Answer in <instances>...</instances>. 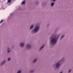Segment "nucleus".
Returning <instances> with one entry per match:
<instances>
[{"instance_id": "f257e3e1", "label": "nucleus", "mask_w": 73, "mask_h": 73, "mask_svg": "<svg viewBox=\"0 0 73 73\" xmlns=\"http://www.w3.org/2000/svg\"><path fill=\"white\" fill-rule=\"evenodd\" d=\"M57 39L56 38H54L52 39L51 40V44H56V42H57Z\"/></svg>"}, {"instance_id": "f03ea898", "label": "nucleus", "mask_w": 73, "mask_h": 73, "mask_svg": "<svg viewBox=\"0 0 73 73\" xmlns=\"http://www.w3.org/2000/svg\"><path fill=\"white\" fill-rule=\"evenodd\" d=\"M39 29V27H37L35 28L34 31V33H36V32H37L38 31V30Z\"/></svg>"}, {"instance_id": "7ed1b4c3", "label": "nucleus", "mask_w": 73, "mask_h": 73, "mask_svg": "<svg viewBox=\"0 0 73 73\" xmlns=\"http://www.w3.org/2000/svg\"><path fill=\"white\" fill-rule=\"evenodd\" d=\"M60 66V63H57L56 65V68H59V66Z\"/></svg>"}, {"instance_id": "20e7f679", "label": "nucleus", "mask_w": 73, "mask_h": 73, "mask_svg": "<svg viewBox=\"0 0 73 73\" xmlns=\"http://www.w3.org/2000/svg\"><path fill=\"white\" fill-rule=\"evenodd\" d=\"M20 45L21 46V47H23V46H24V43H21L20 44Z\"/></svg>"}, {"instance_id": "39448f33", "label": "nucleus", "mask_w": 73, "mask_h": 73, "mask_svg": "<svg viewBox=\"0 0 73 73\" xmlns=\"http://www.w3.org/2000/svg\"><path fill=\"white\" fill-rule=\"evenodd\" d=\"M31 47V45L29 44H28L27 46V48H30Z\"/></svg>"}, {"instance_id": "423d86ee", "label": "nucleus", "mask_w": 73, "mask_h": 73, "mask_svg": "<svg viewBox=\"0 0 73 73\" xmlns=\"http://www.w3.org/2000/svg\"><path fill=\"white\" fill-rule=\"evenodd\" d=\"M25 4V1H23L22 2V3H21V5H23V4Z\"/></svg>"}, {"instance_id": "0eeeda50", "label": "nucleus", "mask_w": 73, "mask_h": 73, "mask_svg": "<svg viewBox=\"0 0 73 73\" xmlns=\"http://www.w3.org/2000/svg\"><path fill=\"white\" fill-rule=\"evenodd\" d=\"M34 26L33 25H31L30 27V29H32L33 28Z\"/></svg>"}, {"instance_id": "6e6552de", "label": "nucleus", "mask_w": 73, "mask_h": 73, "mask_svg": "<svg viewBox=\"0 0 73 73\" xmlns=\"http://www.w3.org/2000/svg\"><path fill=\"white\" fill-rule=\"evenodd\" d=\"M44 45H43L40 48V50H41V49H42L43 48H44Z\"/></svg>"}, {"instance_id": "1a4fd4ad", "label": "nucleus", "mask_w": 73, "mask_h": 73, "mask_svg": "<svg viewBox=\"0 0 73 73\" xmlns=\"http://www.w3.org/2000/svg\"><path fill=\"white\" fill-rule=\"evenodd\" d=\"M36 60H37V59H35V60H33V62H36Z\"/></svg>"}, {"instance_id": "9d476101", "label": "nucleus", "mask_w": 73, "mask_h": 73, "mask_svg": "<svg viewBox=\"0 0 73 73\" xmlns=\"http://www.w3.org/2000/svg\"><path fill=\"white\" fill-rule=\"evenodd\" d=\"M54 3H52V4H51V6L52 7V6H53V5H54Z\"/></svg>"}, {"instance_id": "9b49d317", "label": "nucleus", "mask_w": 73, "mask_h": 73, "mask_svg": "<svg viewBox=\"0 0 73 73\" xmlns=\"http://www.w3.org/2000/svg\"><path fill=\"white\" fill-rule=\"evenodd\" d=\"M5 62V61H4L2 63L1 65H3V64H4Z\"/></svg>"}, {"instance_id": "f8f14e48", "label": "nucleus", "mask_w": 73, "mask_h": 73, "mask_svg": "<svg viewBox=\"0 0 73 73\" xmlns=\"http://www.w3.org/2000/svg\"><path fill=\"white\" fill-rule=\"evenodd\" d=\"M11 0H8V3H11Z\"/></svg>"}, {"instance_id": "ddd939ff", "label": "nucleus", "mask_w": 73, "mask_h": 73, "mask_svg": "<svg viewBox=\"0 0 73 73\" xmlns=\"http://www.w3.org/2000/svg\"><path fill=\"white\" fill-rule=\"evenodd\" d=\"M17 73H21V70H19L17 72Z\"/></svg>"}, {"instance_id": "4468645a", "label": "nucleus", "mask_w": 73, "mask_h": 73, "mask_svg": "<svg viewBox=\"0 0 73 73\" xmlns=\"http://www.w3.org/2000/svg\"><path fill=\"white\" fill-rule=\"evenodd\" d=\"M64 37V35H62V36L60 38V39H62L63 37Z\"/></svg>"}, {"instance_id": "2eb2a0df", "label": "nucleus", "mask_w": 73, "mask_h": 73, "mask_svg": "<svg viewBox=\"0 0 73 73\" xmlns=\"http://www.w3.org/2000/svg\"><path fill=\"white\" fill-rule=\"evenodd\" d=\"M3 21V20H2L0 22V23H2V21Z\"/></svg>"}, {"instance_id": "dca6fc26", "label": "nucleus", "mask_w": 73, "mask_h": 73, "mask_svg": "<svg viewBox=\"0 0 73 73\" xmlns=\"http://www.w3.org/2000/svg\"><path fill=\"white\" fill-rule=\"evenodd\" d=\"M11 60V58H9L8 59V61H9V60Z\"/></svg>"}, {"instance_id": "f3484780", "label": "nucleus", "mask_w": 73, "mask_h": 73, "mask_svg": "<svg viewBox=\"0 0 73 73\" xmlns=\"http://www.w3.org/2000/svg\"><path fill=\"white\" fill-rule=\"evenodd\" d=\"M70 72H71V70H70L68 72H69V73H70Z\"/></svg>"}, {"instance_id": "a211bd4d", "label": "nucleus", "mask_w": 73, "mask_h": 73, "mask_svg": "<svg viewBox=\"0 0 73 73\" xmlns=\"http://www.w3.org/2000/svg\"><path fill=\"white\" fill-rule=\"evenodd\" d=\"M9 52H10V50H8V53H9Z\"/></svg>"}, {"instance_id": "6ab92c4d", "label": "nucleus", "mask_w": 73, "mask_h": 73, "mask_svg": "<svg viewBox=\"0 0 73 73\" xmlns=\"http://www.w3.org/2000/svg\"><path fill=\"white\" fill-rule=\"evenodd\" d=\"M53 1H56V0H53Z\"/></svg>"}, {"instance_id": "aec40b11", "label": "nucleus", "mask_w": 73, "mask_h": 73, "mask_svg": "<svg viewBox=\"0 0 73 73\" xmlns=\"http://www.w3.org/2000/svg\"><path fill=\"white\" fill-rule=\"evenodd\" d=\"M8 49H9V48H8Z\"/></svg>"}, {"instance_id": "412c9836", "label": "nucleus", "mask_w": 73, "mask_h": 73, "mask_svg": "<svg viewBox=\"0 0 73 73\" xmlns=\"http://www.w3.org/2000/svg\"><path fill=\"white\" fill-rule=\"evenodd\" d=\"M32 33V31L31 32Z\"/></svg>"}]
</instances>
